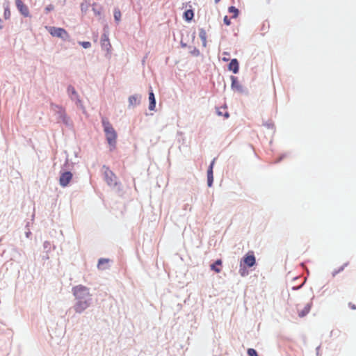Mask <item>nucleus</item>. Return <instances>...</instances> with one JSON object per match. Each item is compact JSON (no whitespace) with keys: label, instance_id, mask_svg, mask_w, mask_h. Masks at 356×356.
Returning a JSON list of instances; mask_svg holds the SVG:
<instances>
[{"label":"nucleus","instance_id":"f257e3e1","mask_svg":"<svg viewBox=\"0 0 356 356\" xmlns=\"http://www.w3.org/2000/svg\"><path fill=\"white\" fill-rule=\"evenodd\" d=\"M102 125L108 144L110 145H115L116 143L117 134L113 126L105 118H102Z\"/></svg>","mask_w":356,"mask_h":356},{"label":"nucleus","instance_id":"f03ea898","mask_svg":"<svg viewBox=\"0 0 356 356\" xmlns=\"http://www.w3.org/2000/svg\"><path fill=\"white\" fill-rule=\"evenodd\" d=\"M49 33L54 37L62 38L63 40H68L70 35L63 28H58L55 26L46 27Z\"/></svg>","mask_w":356,"mask_h":356},{"label":"nucleus","instance_id":"7ed1b4c3","mask_svg":"<svg viewBox=\"0 0 356 356\" xmlns=\"http://www.w3.org/2000/svg\"><path fill=\"white\" fill-rule=\"evenodd\" d=\"M73 293L77 300L84 299L89 296V290L87 287L79 285L73 288Z\"/></svg>","mask_w":356,"mask_h":356},{"label":"nucleus","instance_id":"20e7f679","mask_svg":"<svg viewBox=\"0 0 356 356\" xmlns=\"http://www.w3.org/2000/svg\"><path fill=\"white\" fill-rule=\"evenodd\" d=\"M72 174L70 172H65L60 175L59 184L61 186L65 187L72 179Z\"/></svg>","mask_w":356,"mask_h":356},{"label":"nucleus","instance_id":"39448f33","mask_svg":"<svg viewBox=\"0 0 356 356\" xmlns=\"http://www.w3.org/2000/svg\"><path fill=\"white\" fill-rule=\"evenodd\" d=\"M243 261L246 266L252 267L256 263L255 257L253 252H248L244 256Z\"/></svg>","mask_w":356,"mask_h":356},{"label":"nucleus","instance_id":"423d86ee","mask_svg":"<svg viewBox=\"0 0 356 356\" xmlns=\"http://www.w3.org/2000/svg\"><path fill=\"white\" fill-rule=\"evenodd\" d=\"M16 6L19 12L24 17L29 16V10L22 0H15Z\"/></svg>","mask_w":356,"mask_h":356},{"label":"nucleus","instance_id":"0eeeda50","mask_svg":"<svg viewBox=\"0 0 356 356\" xmlns=\"http://www.w3.org/2000/svg\"><path fill=\"white\" fill-rule=\"evenodd\" d=\"M105 180L110 186H115L117 184L115 174L108 168L105 171Z\"/></svg>","mask_w":356,"mask_h":356},{"label":"nucleus","instance_id":"6e6552de","mask_svg":"<svg viewBox=\"0 0 356 356\" xmlns=\"http://www.w3.org/2000/svg\"><path fill=\"white\" fill-rule=\"evenodd\" d=\"M89 306V302L88 300L83 299L79 300L76 304L74 306V309L76 312L81 313L83 310H85Z\"/></svg>","mask_w":356,"mask_h":356},{"label":"nucleus","instance_id":"1a4fd4ad","mask_svg":"<svg viewBox=\"0 0 356 356\" xmlns=\"http://www.w3.org/2000/svg\"><path fill=\"white\" fill-rule=\"evenodd\" d=\"M216 159H214L211 164L210 166L207 170V183L208 186L211 187L212 186L213 181V168L215 163Z\"/></svg>","mask_w":356,"mask_h":356},{"label":"nucleus","instance_id":"9d476101","mask_svg":"<svg viewBox=\"0 0 356 356\" xmlns=\"http://www.w3.org/2000/svg\"><path fill=\"white\" fill-rule=\"evenodd\" d=\"M228 69L230 71H232L234 74L238 73V62L237 59L234 58L231 60L229 64Z\"/></svg>","mask_w":356,"mask_h":356},{"label":"nucleus","instance_id":"9b49d317","mask_svg":"<svg viewBox=\"0 0 356 356\" xmlns=\"http://www.w3.org/2000/svg\"><path fill=\"white\" fill-rule=\"evenodd\" d=\"M149 109L150 111L154 110L155 106H156V101H155L154 94L152 91H151L149 93Z\"/></svg>","mask_w":356,"mask_h":356},{"label":"nucleus","instance_id":"f8f14e48","mask_svg":"<svg viewBox=\"0 0 356 356\" xmlns=\"http://www.w3.org/2000/svg\"><path fill=\"white\" fill-rule=\"evenodd\" d=\"M310 309H311V306L309 304H307L304 308L302 309H300L299 308H298V316L300 317V318H302L304 316H305L310 311Z\"/></svg>","mask_w":356,"mask_h":356},{"label":"nucleus","instance_id":"ddd939ff","mask_svg":"<svg viewBox=\"0 0 356 356\" xmlns=\"http://www.w3.org/2000/svg\"><path fill=\"white\" fill-rule=\"evenodd\" d=\"M129 103L131 106H136L140 103V97L138 95H131L129 97Z\"/></svg>","mask_w":356,"mask_h":356},{"label":"nucleus","instance_id":"4468645a","mask_svg":"<svg viewBox=\"0 0 356 356\" xmlns=\"http://www.w3.org/2000/svg\"><path fill=\"white\" fill-rule=\"evenodd\" d=\"M222 265V260L218 259L216 261V262L211 265V269L216 273H220L221 271V268L218 267V266Z\"/></svg>","mask_w":356,"mask_h":356},{"label":"nucleus","instance_id":"2eb2a0df","mask_svg":"<svg viewBox=\"0 0 356 356\" xmlns=\"http://www.w3.org/2000/svg\"><path fill=\"white\" fill-rule=\"evenodd\" d=\"M199 37L202 41L203 45L206 46L207 44V32L204 29H201L199 31Z\"/></svg>","mask_w":356,"mask_h":356},{"label":"nucleus","instance_id":"dca6fc26","mask_svg":"<svg viewBox=\"0 0 356 356\" xmlns=\"http://www.w3.org/2000/svg\"><path fill=\"white\" fill-rule=\"evenodd\" d=\"M109 259H100L98 262V268L104 270L106 268V265L108 264Z\"/></svg>","mask_w":356,"mask_h":356},{"label":"nucleus","instance_id":"f3484780","mask_svg":"<svg viewBox=\"0 0 356 356\" xmlns=\"http://www.w3.org/2000/svg\"><path fill=\"white\" fill-rule=\"evenodd\" d=\"M193 16L194 13L192 10H187L184 13V18L188 21L191 20L193 18Z\"/></svg>","mask_w":356,"mask_h":356},{"label":"nucleus","instance_id":"a211bd4d","mask_svg":"<svg viewBox=\"0 0 356 356\" xmlns=\"http://www.w3.org/2000/svg\"><path fill=\"white\" fill-rule=\"evenodd\" d=\"M10 15H11V13H10V10L9 8V3L8 2L7 5L4 8V13H3L4 18L6 19H8L10 17Z\"/></svg>","mask_w":356,"mask_h":356},{"label":"nucleus","instance_id":"6ab92c4d","mask_svg":"<svg viewBox=\"0 0 356 356\" xmlns=\"http://www.w3.org/2000/svg\"><path fill=\"white\" fill-rule=\"evenodd\" d=\"M228 10L233 15L234 18L237 17L238 15V10L237 8H236L234 6H230Z\"/></svg>","mask_w":356,"mask_h":356},{"label":"nucleus","instance_id":"aec40b11","mask_svg":"<svg viewBox=\"0 0 356 356\" xmlns=\"http://www.w3.org/2000/svg\"><path fill=\"white\" fill-rule=\"evenodd\" d=\"M348 265V263H345L342 266H341L339 269L337 270H334L333 272H332V276H335L336 275H337L338 273H339L340 272L343 271L345 268V267H346Z\"/></svg>","mask_w":356,"mask_h":356},{"label":"nucleus","instance_id":"412c9836","mask_svg":"<svg viewBox=\"0 0 356 356\" xmlns=\"http://www.w3.org/2000/svg\"><path fill=\"white\" fill-rule=\"evenodd\" d=\"M114 18L117 22H119L121 19V13L119 10L114 11Z\"/></svg>","mask_w":356,"mask_h":356},{"label":"nucleus","instance_id":"4be33fe9","mask_svg":"<svg viewBox=\"0 0 356 356\" xmlns=\"http://www.w3.org/2000/svg\"><path fill=\"white\" fill-rule=\"evenodd\" d=\"M247 353L248 356H258L257 351L253 348H248Z\"/></svg>","mask_w":356,"mask_h":356},{"label":"nucleus","instance_id":"5701e85b","mask_svg":"<svg viewBox=\"0 0 356 356\" xmlns=\"http://www.w3.org/2000/svg\"><path fill=\"white\" fill-rule=\"evenodd\" d=\"M67 90L69 92H71L73 96H74L75 97H78V94L74 87L69 86Z\"/></svg>","mask_w":356,"mask_h":356},{"label":"nucleus","instance_id":"b1692460","mask_svg":"<svg viewBox=\"0 0 356 356\" xmlns=\"http://www.w3.org/2000/svg\"><path fill=\"white\" fill-rule=\"evenodd\" d=\"M79 44H81L85 49H88L91 47L90 42H79Z\"/></svg>","mask_w":356,"mask_h":356},{"label":"nucleus","instance_id":"393cba45","mask_svg":"<svg viewBox=\"0 0 356 356\" xmlns=\"http://www.w3.org/2000/svg\"><path fill=\"white\" fill-rule=\"evenodd\" d=\"M223 22H224L225 24L227 26H229L231 24L230 19H229V17L227 16L224 17Z\"/></svg>","mask_w":356,"mask_h":356},{"label":"nucleus","instance_id":"a878e982","mask_svg":"<svg viewBox=\"0 0 356 356\" xmlns=\"http://www.w3.org/2000/svg\"><path fill=\"white\" fill-rule=\"evenodd\" d=\"M54 9V6L52 5V4H50V5H48L46 8H45V11L46 13H49L51 10H53Z\"/></svg>","mask_w":356,"mask_h":356},{"label":"nucleus","instance_id":"bb28decb","mask_svg":"<svg viewBox=\"0 0 356 356\" xmlns=\"http://www.w3.org/2000/svg\"><path fill=\"white\" fill-rule=\"evenodd\" d=\"M232 86L234 87L235 83H236V79L234 76H232Z\"/></svg>","mask_w":356,"mask_h":356},{"label":"nucleus","instance_id":"cd10ccee","mask_svg":"<svg viewBox=\"0 0 356 356\" xmlns=\"http://www.w3.org/2000/svg\"><path fill=\"white\" fill-rule=\"evenodd\" d=\"M349 307L352 309H356V306L352 303H349Z\"/></svg>","mask_w":356,"mask_h":356},{"label":"nucleus","instance_id":"c85d7f7f","mask_svg":"<svg viewBox=\"0 0 356 356\" xmlns=\"http://www.w3.org/2000/svg\"><path fill=\"white\" fill-rule=\"evenodd\" d=\"M222 60L223 61H228V60H229V58H228V57H227V56H225V57H223V58H222Z\"/></svg>","mask_w":356,"mask_h":356},{"label":"nucleus","instance_id":"c756f323","mask_svg":"<svg viewBox=\"0 0 356 356\" xmlns=\"http://www.w3.org/2000/svg\"><path fill=\"white\" fill-rule=\"evenodd\" d=\"M51 108H59L57 105H55L54 104H51Z\"/></svg>","mask_w":356,"mask_h":356},{"label":"nucleus","instance_id":"7c9ffc66","mask_svg":"<svg viewBox=\"0 0 356 356\" xmlns=\"http://www.w3.org/2000/svg\"><path fill=\"white\" fill-rule=\"evenodd\" d=\"M225 117L227 118L229 117V113L227 112H225V113L224 114Z\"/></svg>","mask_w":356,"mask_h":356},{"label":"nucleus","instance_id":"2f4dec72","mask_svg":"<svg viewBox=\"0 0 356 356\" xmlns=\"http://www.w3.org/2000/svg\"><path fill=\"white\" fill-rule=\"evenodd\" d=\"M223 54L226 55L227 56H228L229 55V53H227V52H224Z\"/></svg>","mask_w":356,"mask_h":356},{"label":"nucleus","instance_id":"473e14b6","mask_svg":"<svg viewBox=\"0 0 356 356\" xmlns=\"http://www.w3.org/2000/svg\"><path fill=\"white\" fill-rule=\"evenodd\" d=\"M218 114L219 115H222V112H220V111H218Z\"/></svg>","mask_w":356,"mask_h":356},{"label":"nucleus","instance_id":"72a5a7b5","mask_svg":"<svg viewBox=\"0 0 356 356\" xmlns=\"http://www.w3.org/2000/svg\"><path fill=\"white\" fill-rule=\"evenodd\" d=\"M216 3H218L220 1V0H215Z\"/></svg>","mask_w":356,"mask_h":356}]
</instances>
